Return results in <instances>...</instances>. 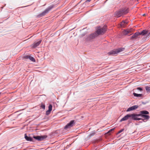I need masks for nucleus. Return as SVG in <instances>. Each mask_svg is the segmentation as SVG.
<instances>
[{
  "instance_id": "obj_15",
  "label": "nucleus",
  "mask_w": 150,
  "mask_h": 150,
  "mask_svg": "<svg viewBox=\"0 0 150 150\" xmlns=\"http://www.w3.org/2000/svg\"><path fill=\"white\" fill-rule=\"evenodd\" d=\"M148 32V31L147 30H143L141 32H139L140 35H144L145 34H146Z\"/></svg>"
},
{
  "instance_id": "obj_26",
  "label": "nucleus",
  "mask_w": 150,
  "mask_h": 150,
  "mask_svg": "<svg viewBox=\"0 0 150 150\" xmlns=\"http://www.w3.org/2000/svg\"><path fill=\"white\" fill-rule=\"evenodd\" d=\"M124 130V129H121V130H120L118 132V134H119L121 132H122L123 130Z\"/></svg>"
},
{
  "instance_id": "obj_9",
  "label": "nucleus",
  "mask_w": 150,
  "mask_h": 150,
  "mask_svg": "<svg viewBox=\"0 0 150 150\" xmlns=\"http://www.w3.org/2000/svg\"><path fill=\"white\" fill-rule=\"evenodd\" d=\"M138 107V106L137 105H134L133 106L130 107L127 110V112H129L132 110H134L137 109Z\"/></svg>"
},
{
  "instance_id": "obj_11",
  "label": "nucleus",
  "mask_w": 150,
  "mask_h": 150,
  "mask_svg": "<svg viewBox=\"0 0 150 150\" xmlns=\"http://www.w3.org/2000/svg\"><path fill=\"white\" fill-rule=\"evenodd\" d=\"M139 35H140L139 32H137L131 37L130 39L132 40L135 39Z\"/></svg>"
},
{
  "instance_id": "obj_18",
  "label": "nucleus",
  "mask_w": 150,
  "mask_h": 150,
  "mask_svg": "<svg viewBox=\"0 0 150 150\" xmlns=\"http://www.w3.org/2000/svg\"><path fill=\"white\" fill-rule=\"evenodd\" d=\"M133 95L134 96L137 97H140L142 96V94H137L135 93H133Z\"/></svg>"
},
{
  "instance_id": "obj_28",
  "label": "nucleus",
  "mask_w": 150,
  "mask_h": 150,
  "mask_svg": "<svg viewBox=\"0 0 150 150\" xmlns=\"http://www.w3.org/2000/svg\"><path fill=\"white\" fill-rule=\"evenodd\" d=\"M137 89L138 90H140V91L142 90V88H140V87H138V88H137Z\"/></svg>"
},
{
  "instance_id": "obj_30",
  "label": "nucleus",
  "mask_w": 150,
  "mask_h": 150,
  "mask_svg": "<svg viewBox=\"0 0 150 150\" xmlns=\"http://www.w3.org/2000/svg\"><path fill=\"white\" fill-rule=\"evenodd\" d=\"M91 0H86V1L85 2V3H86L87 2H90Z\"/></svg>"
},
{
  "instance_id": "obj_6",
  "label": "nucleus",
  "mask_w": 150,
  "mask_h": 150,
  "mask_svg": "<svg viewBox=\"0 0 150 150\" xmlns=\"http://www.w3.org/2000/svg\"><path fill=\"white\" fill-rule=\"evenodd\" d=\"M47 137V136L45 135L38 136L33 137V138H34L39 141H41L43 140L44 139H46Z\"/></svg>"
},
{
  "instance_id": "obj_7",
  "label": "nucleus",
  "mask_w": 150,
  "mask_h": 150,
  "mask_svg": "<svg viewBox=\"0 0 150 150\" xmlns=\"http://www.w3.org/2000/svg\"><path fill=\"white\" fill-rule=\"evenodd\" d=\"M97 36V35L96 33H93L89 35L86 38L87 41H91L92 40L95 38Z\"/></svg>"
},
{
  "instance_id": "obj_21",
  "label": "nucleus",
  "mask_w": 150,
  "mask_h": 150,
  "mask_svg": "<svg viewBox=\"0 0 150 150\" xmlns=\"http://www.w3.org/2000/svg\"><path fill=\"white\" fill-rule=\"evenodd\" d=\"M29 59H30L31 61L33 62H35V60L34 59V58L30 56V57H29Z\"/></svg>"
},
{
  "instance_id": "obj_22",
  "label": "nucleus",
  "mask_w": 150,
  "mask_h": 150,
  "mask_svg": "<svg viewBox=\"0 0 150 150\" xmlns=\"http://www.w3.org/2000/svg\"><path fill=\"white\" fill-rule=\"evenodd\" d=\"M146 89L147 92H150V87L148 86L146 87Z\"/></svg>"
},
{
  "instance_id": "obj_16",
  "label": "nucleus",
  "mask_w": 150,
  "mask_h": 150,
  "mask_svg": "<svg viewBox=\"0 0 150 150\" xmlns=\"http://www.w3.org/2000/svg\"><path fill=\"white\" fill-rule=\"evenodd\" d=\"M141 117L144 118V119H148L149 118V116L148 115H141Z\"/></svg>"
},
{
  "instance_id": "obj_1",
  "label": "nucleus",
  "mask_w": 150,
  "mask_h": 150,
  "mask_svg": "<svg viewBox=\"0 0 150 150\" xmlns=\"http://www.w3.org/2000/svg\"><path fill=\"white\" fill-rule=\"evenodd\" d=\"M128 11V9L127 8H122L115 12V16L118 17H120L127 13Z\"/></svg>"
},
{
  "instance_id": "obj_20",
  "label": "nucleus",
  "mask_w": 150,
  "mask_h": 150,
  "mask_svg": "<svg viewBox=\"0 0 150 150\" xmlns=\"http://www.w3.org/2000/svg\"><path fill=\"white\" fill-rule=\"evenodd\" d=\"M52 106L51 104L49 105V106H48V110L49 111H50L51 112V111L52 110Z\"/></svg>"
},
{
  "instance_id": "obj_10",
  "label": "nucleus",
  "mask_w": 150,
  "mask_h": 150,
  "mask_svg": "<svg viewBox=\"0 0 150 150\" xmlns=\"http://www.w3.org/2000/svg\"><path fill=\"white\" fill-rule=\"evenodd\" d=\"M132 28L127 29L126 30H124L123 31V33L124 35H127L129 33H130L132 32Z\"/></svg>"
},
{
  "instance_id": "obj_27",
  "label": "nucleus",
  "mask_w": 150,
  "mask_h": 150,
  "mask_svg": "<svg viewBox=\"0 0 150 150\" xmlns=\"http://www.w3.org/2000/svg\"><path fill=\"white\" fill-rule=\"evenodd\" d=\"M29 56H26L25 57V58L27 59H29Z\"/></svg>"
},
{
  "instance_id": "obj_3",
  "label": "nucleus",
  "mask_w": 150,
  "mask_h": 150,
  "mask_svg": "<svg viewBox=\"0 0 150 150\" xmlns=\"http://www.w3.org/2000/svg\"><path fill=\"white\" fill-rule=\"evenodd\" d=\"M125 48H120L115 49L108 53L109 55H114L124 50Z\"/></svg>"
},
{
  "instance_id": "obj_14",
  "label": "nucleus",
  "mask_w": 150,
  "mask_h": 150,
  "mask_svg": "<svg viewBox=\"0 0 150 150\" xmlns=\"http://www.w3.org/2000/svg\"><path fill=\"white\" fill-rule=\"evenodd\" d=\"M25 138L27 141H33V139L30 137H28L26 134L25 135Z\"/></svg>"
},
{
  "instance_id": "obj_13",
  "label": "nucleus",
  "mask_w": 150,
  "mask_h": 150,
  "mask_svg": "<svg viewBox=\"0 0 150 150\" xmlns=\"http://www.w3.org/2000/svg\"><path fill=\"white\" fill-rule=\"evenodd\" d=\"M129 119L128 114L125 115L124 117L122 118L120 121V122H121L122 121H125L128 120Z\"/></svg>"
},
{
  "instance_id": "obj_5",
  "label": "nucleus",
  "mask_w": 150,
  "mask_h": 150,
  "mask_svg": "<svg viewBox=\"0 0 150 150\" xmlns=\"http://www.w3.org/2000/svg\"><path fill=\"white\" fill-rule=\"evenodd\" d=\"M53 8V6H50L48 7L44 11L38 15V16L40 17L45 16L46 14L48 13L49 11L52 9Z\"/></svg>"
},
{
  "instance_id": "obj_8",
  "label": "nucleus",
  "mask_w": 150,
  "mask_h": 150,
  "mask_svg": "<svg viewBox=\"0 0 150 150\" xmlns=\"http://www.w3.org/2000/svg\"><path fill=\"white\" fill-rule=\"evenodd\" d=\"M74 124V120H71L69 123H68L65 127L64 129H67L73 126Z\"/></svg>"
},
{
  "instance_id": "obj_19",
  "label": "nucleus",
  "mask_w": 150,
  "mask_h": 150,
  "mask_svg": "<svg viewBox=\"0 0 150 150\" xmlns=\"http://www.w3.org/2000/svg\"><path fill=\"white\" fill-rule=\"evenodd\" d=\"M140 112H141V114H149V112L148 111H146V110H143V111H141Z\"/></svg>"
},
{
  "instance_id": "obj_23",
  "label": "nucleus",
  "mask_w": 150,
  "mask_h": 150,
  "mask_svg": "<svg viewBox=\"0 0 150 150\" xmlns=\"http://www.w3.org/2000/svg\"><path fill=\"white\" fill-rule=\"evenodd\" d=\"M40 107L42 108L43 109H45V105L43 104L42 103L41 104Z\"/></svg>"
},
{
  "instance_id": "obj_2",
  "label": "nucleus",
  "mask_w": 150,
  "mask_h": 150,
  "mask_svg": "<svg viewBox=\"0 0 150 150\" xmlns=\"http://www.w3.org/2000/svg\"><path fill=\"white\" fill-rule=\"evenodd\" d=\"M128 115L129 119L130 118L131 119L134 120H142L143 121L144 120V119L142 118H138L137 117L141 116V114H135L133 113L132 114H128Z\"/></svg>"
},
{
  "instance_id": "obj_12",
  "label": "nucleus",
  "mask_w": 150,
  "mask_h": 150,
  "mask_svg": "<svg viewBox=\"0 0 150 150\" xmlns=\"http://www.w3.org/2000/svg\"><path fill=\"white\" fill-rule=\"evenodd\" d=\"M42 41L41 40H39L37 42H35L32 45V47L33 48H35L38 46L41 43Z\"/></svg>"
},
{
  "instance_id": "obj_24",
  "label": "nucleus",
  "mask_w": 150,
  "mask_h": 150,
  "mask_svg": "<svg viewBox=\"0 0 150 150\" xmlns=\"http://www.w3.org/2000/svg\"><path fill=\"white\" fill-rule=\"evenodd\" d=\"M95 134V132H91L89 135L90 136H92L94 135Z\"/></svg>"
},
{
  "instance_id": "obj_17",
  "label": "nucleus",
  "mask_w": 150,
  "mask_h": 150,
  "mask_svg": "<svg viewBox=\"0 0 150 150\" xmlns=\"http://www.w3.org/2000/svg\"><path fill=\"white\" fill-rule=\"evenodd\" d=\"M127 22H126L125 21H123L121 22L120 25L124 27L127 24Z\"/></svg>"
},
{
  "instance_id": "obj_25",
  "label": "nucleus",
  "mask_w": 150,
  "mask_h": 150,
  "mask_svg": "<svg viewBox=\"0 0 150 150\" xmlns=\"http://www.w3.org/2000/svg\"><path fill=\"white\" fill-rule=\"evenodd\" d=\"M51 111H49V110H47L46 112V114L47 115H49L50 112Z\"/></svg>"
},
{
  "instance_id": "obj_4",
  "label": "nucleus",
  "mask_w": 150,
  "mask_h": 150,
  "mask_svg": "<svg viewBox=\"0 0 150 150\" xmlns=\"http://www.w3.org/2000/svg\"><path fill=\"white\" fill-rule=\"evenodd\" d=\"M106 26H105L103 28L98 27L96 31V33L98 35L103 34L106 30Z\"/></svg>"
},
{
  "instance_id": "obj_29",
  "label": "nucleus",
  "mask_w": 150,
  "mask_h": 150,
  "mask_svg": "<svg viewBox=\"0 0 150 150\" xmlns=\"http://www.w3.org/2000/svg\"><path fill=\"white\" fill-rule=\"evenodd\" d=\"M115 129V128H112L111 129H110L109 131V132H111V131H112L113 130Z\"/></svg>"
},
{
  "instance_id": "obj_31",
  "label": "nucleus",
  "mask_w": 150,
  "mask_h": 150,
  "mask_svg": "<svg viewBox=\"0 0 150 150\" xmlns=\"http://www.w3.org/2000/svg\"><path fill=\"white\" fill-rule=\"evenodd\" d=\"M145 15V14H144L143 15V16H144Z\"/></svg>"
}]
</instances>
